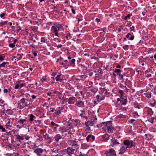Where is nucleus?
I'll return each mask as SVG.
<instances>
[{
    "instance_id": "obj_1",
    "label": "nucleus",
    "mask_w": 156,
    "mask_h": 156,
    "mask_svg": "<svg viewBox=\"0 0 156 156\" xmlns=\"http://www.w3.org/2000/svg\"><path fill=\"white\" fill-rule=\"evenodd\" d=\"M102 130L104 131H107L109 133H112L115 131V129L113 126L112 121H111L102 122Z\"/></svg>"
},
{
    "instance_id": "obj_2",
    "label": "nucleus",
    "mask_w": 156,
    "mask_h": 156,
    "mask_svg": "<svg viewBox=\"0 0 156 156\" xmlns=\"http://www.w3.org/2000/svg\"><path fill=\"white\" fill-rule=\"evenodd\" d=\"M64 30L62 24H58L57 25L54 24L53 26L51 28L52 33L56 37H59L58 32Z\"/></svg>"
},
{
    "instance_id": "obj_3",
    "label": "nucleus",
    "mask_w": 156,
    "mask_h": 156,
    "mask_svg": "<svg viewBox=\"0 0 156 156\" xmlns=\"http://www.w3.org/2000/svg\"><path fill=\"white\" fill-rule=\"evenodd\" d=\"M27 118L25 119H20L17 121L18 125H16V128L20 129L22 128H25L29 126V124L28 123V121L27 120Z\"/></svg>"
},
{
    "instance_id": "obj_4",
    "label": "nucleus",
    "mask_w": 156,
    "mask_h": 156,
    "mask_svg": "<svg viewBox=\"0 0 156 156\" xmlns=\"http://www.w3.org/2000/svg\"><path fill=\"white\" fill-rule=\"evenodd\" d=\"M30 104V101L27 98L26 95H24L23 98L20 100V102L18 104L20 109H22L27 107Z\"/></svg>"
},
{
    "instance_id": "obj_5",
    "label": "nucleus",
    "mask_w": 156,
    "mask_h": 156,
    "mask_svg": "<svg viewBox=\"0 0 156 156\" xmlns=\"http://www.w3.org/2000/svg\"><path fill=\"white\" fill-rule=\"evenodd\" d=\"M73 122V120H69L64 124L63 129L65 130V132L67 131V130H69L72 128Z\"/></svg>"
},
{
    "instance_id": "obj_6",
    "label": "nucleus",
    "mask_w": 156,
    "mask_h": 156,
    "mask_svg": "<svg viewBox=\"0 0 156 156\" xmlns=\"http://www.w3.org/2000/svg\"><path fill=\"white\" fill-rule=\"evenodd\" d=\"M122 71L118 69H115L114 71V72L117 73V75L118 76L119 80H122V77H123L124 75V74H121V73Z\"/></svg>"
},
{
    "instance_id": "obj_7",
    "label": "nucleus",
    "mask_w": 156,
    "mask_h": 156,
    "mask_svg": "<svg viewBox=\"0 0 156 156\" xmlns=\"http://www.w3.org/2000/svg\"><path fill=\"white\" fill-rule=\"evenodd\" d=\"M142 60L143 61V62L144 63L145 65L148 66H150L152 62V60L150 59L149 57L146 56L143 58Z\"/></svg>"
},
{
    "instance_id": "obj_8",
    "label": "nucleus",
    "mask_w": 156,
    "mask_h": 156,
    "mask_svg": "<svg viewBox=\"0 0 156 156\" xmlns=\"http://www.w3.org/2000/svg\"><path fill=\"white\" fill-rule=\"evenodd\" d=\"M107 156H116L115 151L112 148H111L109 150V151H106L105 153Z\"/></svg>"
},
{
    "instance_id": "obj_9",
    "label": "nucleus",
    "mask_w": 156,
    "mask_h": 156,
    "mask_svg": "<svg viewBox=\"0 0 156 156\" xmlns=\"http://www.w3.org/2000/svg\"><path fill=\"white\" fill-rule=\"evenodd\" d=\"M133 141L129 140H125L123 143L126 146V148H130L133 146Z\"/></svg>"
},
{
    "instance_id": "obj_10",
    "label": "nucleus",
    "mask_w": 156,
    "mask_h": 156,
    "mask_svg": "<svg viewBox=\"0 0 156 156\" xmlns=\"http://www.w3.org/2000/svg\"><path fill=\"white\" fill-rule=\"evenodd\" d=\"M69 144L76 149L79 148V146L77 144V142L75 140H70L69 141Z\"/></svg>"
},
{
    "instance_id": "obj_11",
    "label": "nucleus",
    "mask_w": 156,
    "mask_h": 156,
    "mask_svg": "<svg viewBox=\"0 0 156 156\" xmlns=\"http://www.w3.org/2000/svg\"><path fill=\"white\" fill-rule=\"evenodd\" d=\"M75 150L74 149L72 148L71 147H68L67 149L65 150V151L66 152L69 156H71L72 154L74 153V151Z\"/></svg>"
},
{
    "instance_id": "obj_12",
    "label": "nucleus",
    "mask_w": 156,
    "mask_h": 156,
    "mask_svg": "<svg viewBox=\"0 0 156 156\" xmlns=\"http://www.w3.org/2000/svg\"><path fill=\"white\" fill-rule=\"evenodd\" d=\"M67 102L69 104H73L74 103V102L76 100V98L74 97H72L69 98H67Z\"/></svg>"
},
{
    "instance_id": "obj_13",
    "label": "nucleus",
    "mask_w": 156,
    "mask_h": 156,
    "mask_svg": "<svg viewBox=\"0 0 156 156\" xmlns=\"http://www.w3.org/2000/svg\"><path fill=\"white\" fill-rule=\"evenodd\" d=\"M63 75L61 74H59L57 75L56 77L54 78L53 77V79H55L56 81L62 82L63 80Z\"/></svg>"
},
{
    "instance_id": "obj_14",
    "label": "nucleus",
    "mask_w": 156,
    "mask_h": 156,
    "mask_svg": "<svg viewBox=\"0 0 156 156\" xmlns=\"http://www.w3.org/2000/svg\"><path fill=\"white\" fill-rule=\"evenodd\" d=\"M75 105H76L79 108H84V104L83 101L79 100L76 101V102L75 104Z\"/></svg>"
},
{
    "instance_id": "obj_15",
    "label": "nucleus",
    "mask_w": 156,
    "mask_h": 156,
    "mask_svg": "<svg viewBox=\"0 0 156 156\" xmlns=\"http://www.w3.org/2000/svg\"><path fill=\"white\" fill-rule=\"evenodd\" d=\"M63 109V108L62 107H58L57 110H55V112L54 113V114L57 115H59L61 114L62 111Z\"/></svg>"
},
{
    "instance_id": "obj_16",
    "label": "nucleus",
    "mask_w": 156,
    "mask_h": 156,
    "mask_svg": "<svg viewBox=\"0 0 156 156\" xmlns=\"http://www.w3.org/2000/svg\"><path fill=\"white\" fill-rule=\"evenodd\" d=\"M126 37L128 38L129 40L132 41L134 39V36L133 33H128L126 35Z\"/></svg>"
},
{
    "instance_id": "obj_17",
    "label": "nucleus",
    "mask_w": 156,
    "mask_h": 156,
    "mask_svg": "<svg viewBox=\"0 0 156 156\" xmlns=\"http://www.w3.org/2000/svg\"><path fill=\"white\" fill-rule=\"evenodd\" d=\"M43 152V149L39 148H37L36 149H35L34 151V152L38 155H40V154L42 153Z\"/></svg>"
},
{
    "instance_id": "obj_18",
    "label": "nucleus",
    "mask_w": 156,
    "mask_h": 156,
    "mask_svg": "<svg viewBox=\"0 0 156 156\" xmlns=\"http://www.w3.org/2000/svg\"><path fill=\"white\" fill-rule=\"evenodd\" d=\"M111 140L112 143V144L111 145L112 147L115 146L116 145L119 144V143L117 141V139H115L113 138L111 139Z\"/></svg>"
},
{
    "instance_id": "obj_19",
    "label": "nucleus",
    "mask_w": 156,
    "mask_h": 156,
    "mask_svg": "<svg viewBox=\"0 0 156 156\" xmlns=\"http://www.w3.org/2000/svg\"><path fill=\"white\" fill-rule=\"evenodd\" d=\"M151 91H147L144 94V95L146 97L149 99L151 98Z\"/></svg>"
},
{
    "instance_id": "obj_20",
    "label": "nucleus",
    "mask_w": 156,
    "mask_h": 156,
    "mask_svg": "<svg viewBox=\"0 0 156 156\" xmlns=\"http://www.w3.org/2000/svg\"><path fill=\"white\" fill-rule=\"evenodd\" d=\"M96 98L97 99V101L100 102L101 101L104 100L105 97L104 96H101L99 95H97L96 97Z\"/></svg>"
},
{
    "instance_id": "obj_21",
    "label": "nucleus",
    "mask_w": 156,
    "mask_h": 156,
    "mask_svg": "<svg viewBox=\"0 0 156 156\" xmlns=\"http://www.w3.org/2000/svg\"><path fill=\"white\" fill-rule=\"evenodd\" d=\"M34 122L36 123V126L40 127H42L43 126V123L40 120H37L34 121Z\"/></svg>"
},
{
    "instance_id": "obj_22",
    "label": "nucleus",
    "mask_w": 156,
    "mask_h": 156,
    "mask_svg": "<svg viewBox=\"0 0 156 156\" xmlns=\"http://www.w3.org/2000/svg\"><path fill=\"white\" fill-rule=\"evenodd\" d=\"M126 147L122 146L119 150L120 152L119 154H123L126 150Z\"/></svg>"
},
{
    "instance_id": "obj_23",
    "label": "nucleus",
    "mask_w": 156,
    "mask_h": 156,
    "mask_svg": "<svg viewBox=\"0 0 156 156\" xmlns=\"http://www.w3.org/2000/svg\"><path fill=\"white\" fill-rule=\"evenodd\" d=\"M28 116L29 118V120L30 122L33 121L34 119L36 118V117L32 114L28 115Z\"/></svg>"
},
{
    "instance_id": "obj_24",
    "label": "nucleus",
    "mask_w": 156,
    "mask_h": 156,
    "mask_svg": "<svg viewBox=\"0 0 156 156\" xmlns=\"http://www.w3.org/2000/svg\"><path fill=\"white\" fill-rule=\"evenodd\" d=\"M70 62V66H74L75 64V59H72L71 60L69 61Z\"/></svg>"
},
{
    "instance_id": "obj_25",
    "label": "nucleus",
    "mask_w": 156,
    "mask_h": 156,
    "mask_svg": "<svg viewBox=\"0 0 156 156\" xmlns=\"http://www.w3.org/2000/svg\"><path fill=\"white\" fill-rule=\"evenodd\" d=\"M147 112L148 114L149 115H152L153 113V112L152 111V109L150 108H148L147 111Z\"/></svg>"
},
{
    "instance_id": "obj_26",
    "label": "nucleus",
    "mask_w": 156,
    "mask_h": 156,
    "mask_svg": "<svg viewBox=\"0 0 156 156\" xmlns=\"http://www.w3.org/2000/svg\"><path fill=\"white\" fill-rule=\"evenodd\" d=\"M47 41V38L45 37H42L41 38V43H40V44H42L43 43H45Z\"/></svg>"
},
{
    "instance_id": "obj_27",
    "label": "nucleus",
    "mask_w": 156,
    "mask_h": 156,
    "mask_svg": "<svg viewBox=\"0 0 156 156\" xmlns=\"http://www.w3.org/2000/svg\"><path fill=\"white\" fill-rule=\"evenodd\" d=\"M153 100L154 101L153 103H152V102L149 103L150 106L152 107H154L156 105V101H155L154 99Z\"/></svg>"
},
{
    "instance_id": "obj_28",
    "label": "nucleus",
    "mask_w": 156,
    "mask_h": 156,
    "mask_svg": "<svg viewBox=\"0 0 156 156\" xmlns=\"http://www.w3.org/2000/svg\"><path fill=\"white\" fill-rule=\"evenodd\" d=\"M119 87L122 89H123L124 88L126 87V84H123L122 83H119Z\"/></svg>"
},
{
    "instance_id": "obj_29",
    "label": "nucleus",
    "mask_w": 156,
    "mask_h": 156,
    "mask_svg": "<svg viewBox=\"0 0 156 156\" xmlns=\"http://www.w3.org/2000/svg\"><path fill=\"white\" fill-rule=\"evenodd\" d=\"M82 91H79L77 92L76 93V94H75L76 96L78 97V98H80V96L82 95Z\"/></svg>"
},
{
    "instance_id": "obj_30",
    "label": "nucleus",
    "mask_w": 156,
    "mask_h": 156,
    "mask_svg": "<svg viewBox=\"0 0 156 156\" xmlns=\"http://www.w3.org/2000/svg\"><path fill=\"white\" fill-rule=\"evenodd\" d=\"M72 120H73V122L75 124L76 126L79 123V120L78 119L75 120L73 119Z\"/></svg>"
},
{
    "instance_id": "obj_31",
    "label": "nucleus",
    "mask_w": 156,
    "mask_h": 156,
    "mask_svg": "<svg viewBox=\"0 0 156 156\" xmlns=\"http://www.w3.org/2000/svg\"><path fill=\"white\" fill-rule=\"evenodd\" d=\"M10 120L9 119L8 120V121L7 123L5 125V127L6 128L8 129H9L11 127V126L9 125L10 122Z\"/></svg>"
},
{
    "instance_id": "obj_32",
    "label": "nucleus",
    "mask_w": 156,
    "mask_h": 156,
    "mask_svg": "<svg viewBox=\"0 0 156 156\" xmlns=\"http://www.w3.org/2000/svg\"><path fill=\"white\" fill-rule=\"evenodd\" d=\"M23 54H22L21 55L20 54H18L16 56V58L17 59V61L21 59L22 58V56L23 55Z\"/></svg>"
},
{
    "instance_id": "obj_33",
    "label": "nucleus",
    "mask_w": 156,
    "mask_h": 156,
    "mask_svg": "<svg viewBox=\"0 0 156 156\" xmlns=\"http://www.w3.org/2000/svg\"><path fill=\"white\" fill-rule=\"evenodd\" d=\"M64 67L65 68H67L68 67V62L67 60H65L64 61Z\"/></svg>"
},
{
    "instance_id": "obj_34",
    "label": "nucleus",
    "mask_w": 156,
    "mask_h": 156,
    "mask_svg": "<svg viewBox=\"0 0 156 156\" xmlns=\"http://www.w3.org/2000/svg\"><path fill=\"white\" fill-rule=\"evenodd\" d=\"M127 103V98L123 99V101H122L121 105H126Z\"/></svg>"
},
{
    "instance_id": "obj_35",
    "label": "nucleus",
    "mask_w": 156,
    "mask_h": 156,
    "mask_svg": "<svg viewBox=\"0 0 156 156\" xmlns=\"http://www.w3.org/2000/svg\"><path fill=\"white\" fill-rule=\"evenodd\" d=\"M8 22L6 21L0 23V27H2L4 25H6Z\"/></svg>"
},
{
    "instance_id": "obj_36",
    "label": "nucleus",
    "mask_w": 156,
    "mask_h": 156,
    "mask_svg": "<svg viewBox=\"0 0 156 156\" xmlns=\"http://www.w3.org/2000/svg\"><path fill=\"white\" fill-rule=\"evenodd\" d=\"M5 57V55L4 54L0 55V60L2 61L4 60V58Z\"/></svg>"
},
{
    "instance_id": "obj_37",
    "label": "nucleus",
    "mask_w": 156,
    "mask_h": 156,
    "mask_svg": "<svg viewBox=\"0 0 156 156\" xmlns=\"http://www.w3.org/2000/svg\"><path fill=\"white\" fill-rule=\"evenodd\" d=\"M134 107L136 108L139 109L140 108V107L137 103L135 102L134 104Z\"/></svg>"
},
{
    "instance_id": "obj_38",
    "label": "nucleus",
    "mask_w": 156,
    "mask_h": 156,
    "mask_svg": "<svg viewBox=\"0 0 156 156\" xmlns=\"http://www.w3.org/2000/svg\"><path fill=\"white\" fill-rule=\"evenodd\" d=\"M79 116H80L82 118H83L85 119H87V117L86 116V115L83 114L82 113H81L80 114Z\"/></svg>"
},
{
    "instance_id": "obj_39",
    "label": "nucleus",
    "mask_w": 156,
    "mask_h": 156,
    "mask_svg": "<svg viewBox=\"0 0 156 156\" xmlns=\"http://www.w3.org/2000/svg\"><path fill=\"white\" fill-rule=\"evenodd\" d=\"M125 50H127L129 48V45H124L122 47Z\"/></svg>"
},
{
    "instance_id": "obj_40",
    "label": "nucleus",
    "mask_w": 156,
    "mask_h": 156,
    "mask_svg": "<svg viewBox=\"0 0 156 156\" xmlns=\"http://www.w3.org/2000/svg\"><path fill=\"white\" fill-rule=\"evenodd\" d=\"M120 80V83H122V84H126V80H125L123 78V77H122V80Z\"/></svg>"
},
{
    "instance_id": "obj_41",
    "label": "nucleus",
    "mask_w": 156,
    "mask_h": 156,
    "mask_svg": "<svg viewBox=\"0 0 156 156\" xmlns=\"http://www.w3.org/2000/svg\"><path fill=\"white\" fill-rule=\"evenodd\" d=\"M9 63L8 62H3L1 64H0V68L2 67H5V65L6 64H8Z\"/></svg>"
},
{
    "instance_id": "obj_42",
    "label": "nucleus",
    "mask_w": 156,
    "mask_h": 156,
    "mask_svg": "<svg viewBox=\"0 0 156 156\" xmlns=\"http://www.w3.org/2000/svg\"><path fill=\"white\" fill-rule=\"evenodd\" d=\"M130 31H133L134 32H135V27L134 26H133L131 27L130 28Z\"/></svg>"
},
{
    "instance_id": "obj_43",
    "label": "nucleus",
    "mask_w": 156,
    "mask_h": 156,
    "mask_svg": "<svg viewBox=\"0 0 156 156\" xmlns=\"http://www.w3.org/2000/svg\"><path fill=\"white\" fill-rule=\"evenodd\" d=\"M44 138L47 140V141L49 143H50L52 141L51 138L50 137H44Z\"/></svg>"
},
{
    "instance_id": "obj_44",
    "label": "nucleus",
    "mask_w": 156,
    "mask_h": 156,
    "mask_svg": "<svg viewBox=\"0 0 156 156\" xmlns=\"http://www.w3.org/2000/svg\"><path fill=\"white\" fill-rule=\"evenodd\" d=\"M47 95L48 96H49L51 98H54V96H55L54 95H52L51 94V92L47 93Z\"/></svg>"
},
{
    "instance_id": "obj_45",
    "label": "nucleus",
    "mask_w": 156,
    "mask_h": 156,
    "mask_svg": "<svg viewBox=\"0 0 156 156\" xmlns=\"http://www.w3.org/2000/svg\"><path fill=\"white\" fill-rule=\"evenodd\" d=\"M130 16V15L129 14H128L126 16H125L124 17V20H126L128 18H129Z\"/></svg>"
},
{
    "instance_id": "obj_46",
    "label": "nucleus",
    "mask_w": 156,
    "mask_h": 156,
    "mask_svg": "<svg viewBox=\"0 0 156 156\" xmlns=\"http://www.w3.org/2000/svg\"><path fill=\"white\" fill-rule=\"evenodd\" d=\"M154 48H149V50H148V53H151L153 52L154 51Z\"/></svg>"
},
{
    "instance_id": "obj_47",
    "label": "nucleus",
    "mask_w": 156,
    "mask_h": 156,
    "mask_svg": "<svg viewBox=\"0 0 156 156\" xmlns=\"http://www.w3.org/2000/svg\"><path fill=\"white\" fill-rule=\"evenodd\" d=\"M14 88L15 89H20V87L19 85L17 84L14 87Z\"/></svg>"
},
{
    "instance_id": "obj_48",
    "label": "nucleus",
    "mask_w": 156,
    "mask_h": 156,
    "mask_svg": "<svg viewBox=\"0 0 156 156\" xmlns=\"http://www.w3.org/2000/svg\"><path fill=\"white\" fill-rule=\"evenodd\" d=\"M81 113L86 115V109L85 108H83L82 110H81Z\"/></svg>"
},
{
    "instance_id": "obj_49",
    "label": "nucleus",
    "mask_w": 156,
    "mask_h": 156,
    "mask_svg": "<svg viewBox=\"0 0 156 156\" xmlns=\"http://www.w3.org/2000/svg\"><path fill=\"white\" fill-rule=\"evenodd\" d=\"M23 139V137H17L16 140L20 142V140H22Z\"/></svg>"
},
{
    "instance_id": "obj_50",
    "label": "nucleus",
    "mask_w": 156,
    "mask_h": 156,
    "mask_svg": "<svg viewBox=\"0 0 156 156\" xmlns=\"http://www.w3.org/2000/svg\"><path fill=\"white\" fill-rule=\"evenodd\" d=\"M85 125L86 126H91V123L89 121H88L87 122H85Z\"/></svg>"
},
{
    "instance_id": "obj_51",
    "label": "nucleus",
    "mask_w": 156,
    "mask_h": 156,
    "mask_svg": "<svg viewBox=\"0 0 156 156\" xmlns=\"http://www.w3.org/2000/svg\"><path fill=\"white\" fill-rule=\"evenodd\" d=\"M90 122L91 123V126H93L96 123L97 121H95L94 120L93 121Z\"/></svg>"
},
{
    "instance_id": "obj_52",
    "label": "nucleus",
    "mask_w": 156,
    "mask_h": 156,
    "mask_svg": "<svg viewBox=\"0 0 156 156\" xmlns=\"http://www.w3.org/2000/svg\"><path fill=\"white\" fill-rule=\"evenodd\" d=\"M76 86L77 89L81 88L82 87V85L80 83H77L76 84Z\"/></svg>"
},
{
    "instance_id": "obj_53",
    "label": "nucleus",
    "mask_w": 156,
    "mask_h": 156,
    "mask_svg": "<svg viewBox=\"0 0 156 156\" xmlns=\"http://www.w3.org/2000/svg\"><path fill=\"white\" fill-rule=\"evenodd\" d=\"M10 91V89L8 90L5 89L3 90V92L4 93H7L8 92H9Z\"/></svg>"
},
{
    "instance_id": "obj_54",
    "label": "nucleus",
    "mask_w": 156,
    "mask_h": 156,
    "mask_svg": "<svg viewBox=\"0 0 156 156\" xmlns=\"http://www.w3.org/2000/svg\"><path fill=\"white\" fill-rule=\"evenodd\" d=\"M69 92L68 91H66L64 93V95L66 96L69 95Z\"/></svg>"
},
{
    "instance_id": "obj_55",
    "label": "nucleus",
    "mask_w": 156,
    "mask_h": 156,
    "mask_svg": "<svg viewBox=\"0 0 156 156\" xmlns=\"http://www.w3.org/2000/svg\"><path fill=\"white\" fill-rule=\"evenodd\" d=\"M51 125L52 126H54L55 125L56 126H58L57 124H55V122H52V121L51 122Z\"/></svg>"
},
{
    "instance_id": "obj_56",
    "label": "nucleus",
    "mask_w": 156,
    "mask_h": 156,
    "mask_svg": "<svg viewBox=\"0 0 156 156\" xmlns=\"http://www.w3.org/2000/svg\"><path fill=\"white\" fill-rule=\"evenodd\" d=\"M9 46L11 48H13L15 47V45L14 44H10Z\"/></svg>"
},
{
    "instance_id": "obj_57",
    "label": "nucleus",
    "mask_w": 156,
    "mask_h": 156,
    "mask_svg": "<svg viewBox=\"0 0 156 156\" xmlns=\"http://www.w3.org/2000/svg\"><path fill=\"white\" fill-rule=\"evenodd\" d=\"M0 129H2V131L3 132H5V128L1 125H0Z\"/></svg>"
},
{
    "instance_id": "obj_58",
    "label": "nucleus",
    "mask_w": 156,
    "mask_h": 156,
    "mask_svg": "<svg viewBox=\"0 0 156 156\" xmlns=\"http://www.w3.org/2000/svg\"><path fill=\"white\" fill-rule=\"evenodd\" d=\"M57 73L56 72H53L52 74H51V75L52 76H53V77H54L55 76L57 75Z\"/></svg>"
},
{
    "instance_id": "obj_59",
    "label": "nucleus",
    "mask_w": 156,
    "mask_h": 156,
    "mask_svg": "<svg viewBox=\"0 0 156 156\" xmlns=\"http://www.w3.org/2000/svg\"><path fill=\"white\" fill-rule=\"evenodd\" d=\"M133 114L134 115H136L137 117H139V115L138 114V113L137 112H133Z\"/></svg>"
},
{
    "instance_id": "obj_60",
    "label": "nucleus",
    "mask_w": 156,
    "mask_h": 156,
    "mask_svg": "<svg viewBox=\"0 0 156 156\" xmlns=\"http://www.w3.org/2000/svg\"><path fill=\"white\" fill-rule=\"evenodd\" d=\"M95 22H96L97 23H98L99 22H101V20L99 19L96 18L95 20Z\"/></svg>"
},
{
    "instance_id": "obj_61",
    "label": "nucleus",
    "mask_w": 156,
    "mask_h": 156,
    "mask_svg": "<svg viewBox=\"0 0 156 156\" xmlns=\"http://www.w3.org/2000/svg\"><path fill=\"white\" fill-rule=\"evenodd\" d=\"M21 28L20 26H18L17 27L16 31L17 32H19V31L21 30Z\"/></svg>"
},
{
    "instance_id": "obj_62",
    "label": "nucleus",
    "mask_w": 156,
    "mask_h": 156,
    "mask_svg": "<svg viewBox=\"0 0 156 156\" xmlns=\"http://www.w3.org/2000/svg\"><path fill=\"white\" fill-rule=\"evenodd\" d=\"M50 109L51 110L49 111V112H53L55 110V108H50Z\"/></svg>"
},
{
    "instance_id": "obj_63",
    "label": "nucleus",
    "mask_w": 156,
    "mask_h": 156,
    "mask_svg": "<svg viewBox=\"0 0 156 156\" xmlns=\"http://www.w3.org/2000/svg\"><path fill=\"white\" fill-rule=\"evenodd\" d=\"M5 13L4 12L2 13V14L0 15V17L1 18H2L5 15Z\"/></svg>"
},
{
    "instance_id": "obj_64",
    "label": "nucleus",
    "mask_w": 156,
    "mask_h": 156,
    "mask_svg": "<svg viewBox=\"0 0 156 156\" xmlns=\"http://www.w3.org/2000/svg\"><path fill=\"white\" fill-rule=\"evenodd\" d=\"M135 120L134 119H131V120H130L129 121V122L130 123H133V122L135 121Z\"/></svg>"
}]
</instances>
